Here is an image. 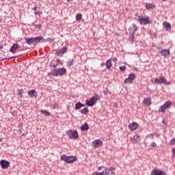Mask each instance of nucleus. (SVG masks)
I'll return each mask as SVG.
<instances>
[{
    "label": "nucleus",
    "instance_id": "nucleus-48",
    "mask_svg": "<svg viewBox=\"0 0 175 175\" xmlns=\"http://www.w3.org/2000/svg\"><path fill=\"white\" fill-rule=\"evenodd\" d=\"M19 133H23V130L20 129L19 130Z\"/></svg>",
    "mask_w": 175,
    "mask_h": 175
},
{
    "label": "nucleus",
    "instance_id": "nucleus-31",
    "mask_svg": "<svg viewBox=\"0 0 175 175\" xmlns=\"http://www.w3.org/2000/svg\"><path fill=\"white\" fill-rule=\"evenodd\" d=\"M89 112L88 108L85 107L81 110V114H87Z\"/></svg>",
    "mask_w": 175,
    "mask_h": 175
},
{
    "label": "nucleus",
    "instance_id": "nucleus-22",
    "mask_svg": "<svg viewBox=\"0 0 175 175\" xmlns=\"http://www.w3.org/2000/svg\"><path fill=\"white\" fill-rule=\"evenodd\" d=\"M57 72L58 75L62 76L66 73V69H65L64 68H59L57 69Z\"/></svg>",
    "mask_w": 175,
    "mask_h": 175
},
{
    "label": "nucleus",
    "instance_id": "nucleus-11",
    "mask_svg": "<svg viewBox=\"0 0 175 175\" xmlns=\"http://www.w3.org/2000/svg\"><path fill=\"white\" fill-rule=\"evenodd\" d=\"M66 51H68V48L66 46H64L60 49H59L55 54L57 55H62V54H65V53H66Z\"/></svg>",
    "mask_w": 175,
    "mask_h": 175
},
{
    "label": "nucleus",
    "instance_id": "nucleus-54",
    "mask_svg": "<svg viewBox=\"0 0 175 175\" xmlns=\"http://www.w3.org/2000/svg\"><path fill=\"white\" fill-rule=\"evenodd\" d=\"M68 1V2H70V1H72V0H67Z\"/></svg>",
    "mask_w": 175,
    "mask_h": 175
},
{
    "label": "nucleus",
    "instance_id": "nucleus-33",
    "mask_svg": "<svg viewBox=\"0 0 175 175\" xmlns=\"http://www.w3.org/2000/svg\"><path fill=\"white\" fill-rule=\"evenodd\" d=\"M119 69L120 72H125V70H126V66H120Z\"/></svg>",
    "mask_w": 175,
    "mask_h": 175
},
{
    "label": "nucleus",
    "instance_id": "nucleus-40",
    "mask_svg": "<svg viewBox=\"0 0 175 175\" xmlns=\"http://www.w3.org/2000/svg\"><path fill=\"white\" fill-rule=\"evenodd\" d=\"M34 14H38V16H40V14H42V12H40V11L35 12Z\"/></svg>",
    "mask_w": 175,
    "mask_h": 175
},
{
    "label": "nucleus",
    "instance_id": "nucleus-32",
    "mask_svg": "<svg viewBox=\"0 0 175 175\" xmlns=\"http://www.w3.org/2000/svg\"><path fill=\"white\" fill-rule=\"evenodd\" d=\"M170 146H175V137L172 138L170 142H169Z\"/></svg>",
    "mask_w": 175,
    "mask_h": 175
},
{
    "label": "nucleus",
    "instance_id": "nucleus-12",
    "mask_svg": "<svg viewBox=\"0 0 175 175\" xmlns=\"http://www.w3.org/2000/svg\"><path fill=\"white\" fill-rule=\"evenodd\" d=\"M96 103V101L95 100V97L90 98V100H86V105L87 106H94Z\"/></svg>",
    "mask_w": 175,
    "mask_h": 175
},
{
    "label": "nucleus",
    "instance_id": "nucleus-18",
    "mask_svg": "<svg viewBox=\"0 0 175 175\" xmlns=\"http://www.w3.org/2000/svg\"><path fill=\"white\" fill-rule=\"evenodd\" d=\"M152 175H166V174L161 170H154L152 172Z\"/></svg>",
    "mask_w": 175,
    "mask_h": 175
},
{
    "label": "nucleus",
    "instance_id": "nucleus-38",
    "mask_svg": "<svg viewBox=\"0 0 175 175\" xmlns=\"http://www.w3.org/2000/svg\"><path fill=\"white\" fill-rule=\"evenodd\" d=\"M35 28L36 29H41L42 28V25H35Z\"/></svg>",
    "mask_w": 175,
    "mask_h": 175
},
{
    "label": "nucleus",
    "instance_id": "nucleus-27",
    "mask_svg": "<svg viewBox=\"0 0 175 175\" xmlns=\"http://www.w3.org/2000/svg\"><path fill=\"white\" fill-rule=\"evenodd\" d=\"M40 111L46 116V117H50V116H51V113L49 112L47 110H40Z\"/></svg>",
    "mask_w": 175,
    "mask_h": 175
},
{
    "label": "nucleus",
    "instance_id": "nucleus-52",
    "mask_svg": "<svg viewBox=\"0 0 175 175\" xmlns=\"http://www.w3.org/2000/svg\"><path fill=\"white\" fill-rule=\"evenodd\" d=\"M3 47L2 46H0V49H3Z\"/></svg>",
    "mask_w": 175,
    "mask_h": 175
},
{
    "label": "nucleus",
    "instance_id": "nucleus-15",
    "mask_svg": "<svg viewBox=\"0 0 175 175\" xmlns=\"http://www.w3.org/2000/svg\"><path fill=\"white\" fill-rule=\"evenodd\" d=\"M159 53L162 54V55H163V57H167L170 54V51H169L168 49H161L159 51Z\"/></svg>",
    "mask_w": 175,
    "mask_h": 175
},
{
    "label": "nucleus",
    "instance_id": "nucleus-42",
    "mask_svg": "<svg viewBox=\"0 0 175 175\" xmlns=\"http://www.w3.org/2000/svg\"><path fill=\"white\" fill-rule=\"evenodd\" d=\"M105 168H106V167H98V170H102V169H104L105 170Z\"/></svg>",
    "mask_w": 175,
    "mask_h": 175
},
{
    "label": "nucleus",
    "instance_id": "nucleus-14",
    "mask_svg": "<svg viewBox=\"0 0 175 175\" xmlns=\"http://www.w3.org/2000/svg\"><path fill=\"white\" fill-rule=\"evenodd\" d=\"M20 46H18V44H14L10 49V51L11 53H12L13 54H14V53H16V51H17V50H18Z\"/></svg>",
    "mask_w": 175,
    "mask_h": 175
},
{
    "label": "nucleus",
    "instance_id": "nucleus-21",
    "mask_svg": "<svg viewBox=\"0 0 175 175\" xmlns=\"http://www.w3.org/2000/svg\"><path fill=\"white\" fill-rule=\"evenodd\" d=\"M48 76H55L57 77L58 76V69H55L52 72L48 73Z\"/></svg>",
    "mask_w": 175,
    "mask_h": 175
},
{
    "label": "nucleus",
    "instance_id": "nucleus-56",
    "mask_svg": "<svg viewBox=\"0 0 175 175\" xmlns=\"http://www.w3.org/2000/svg\"><path fill=\"white\" fill-rule=\"evenodd\" d=\"M115 61H117V58H115Z\"/></svg>",
    "mask_w": 175,
    "mask_h": 175
},
{
    "label": "nucleus",
    "instance_id": "nucleus-4",
    "mask_svg": "<svg viewBox=\"0 0 175 175\" xmlns=\"http://www.w3.org/2000/svg\"><path fill=\"white\" fill-rule=\"evenodd\" d=\"M154 83L155 84H165L166 85H170V82H167L166 78L162 75L159 78H155Z\"/></svg>",
    "mask_w": 175,
    "mask_h": 175
},
{
    "label": "nucleus",
    "instance_id": "nucleus-55",
    "mask_svg": "<svg viewBox=\"0 0 175 175\" xmlns=\"http://www.w3.org/2000/svg\"><path fill=\"white\" fill-rule=\"evenodd\" d=\"M156 137H158V134H156Z\"/></svg>",
    "mask_w": 175,
    "mask_h": 175
},
{
    "label": "nucleus",
    "instance_id": "nucleus-44",
    "mask_svg": "<svg viewBox=\"0 0 175 175\" xmlns=\"http://www.w3.org/2000/svg\"><path fill=\"white\" fill-rule=\"evenodd\" d=\"M56 62L59 64V62H61V59H57Z\"/></svg>",
    "mask_w": 175,
    "mask_h": 175
},
{
    "label": "nucleus",
    "instance_id": "nucleus-19",
    "mask_svg": "<svg viewBox=\"0 0 175 175\" xmlns=\"http://www.w3.org/2000/svg\"><path fill=\"white\" fill-rule=\"evenodd\" d=\"M163 26L164 27L165 31H170V29H172V25L168 22H164L163 23Z\"/></svg>",
    "mask_w": 175,
    "mask_h": 175
},
{
    "label": "nucleus",
    "instance_id": "nucleus-34",
    "mask_svg": "<svg viewBox=\"0 0 175 175\" xmlns=\"http://www.w3.org/2000/svg\"><path fill=\"white\" fill-rule=\"evenodd\" d=\"M82 15L81 14H77L76 15V20L77 21H79V20H81Z\"/></svg>",
    "mask_w": 175,
    "mask_h": 175
},
{
    "label": "nucleus",
    "instance_id": "nucleus-43",
    "mask_svg": "<svg viewBox=\"0 0 175 175\" xmlns=\"http://www.w3.org/2000/svg\"><path fill=\"white\" fill-rule=\"evenodd\" d=\"M13 58H17V56H13L12 57H10L8 59H13Z\"/></svg>",
    "mask_w": 175,
    "mask_h": 175
},
{
    "label": "nucleus",
    "instance_id": "nucleus-30",
    "mask_svg": "<svg viewBox=\"0 0 175 175\" xmlns=\"http://www.w3.org/2000/svg\"><path fill=\"white\" fill-rule=\"evenodd\" d=\"M130 40L131 43L135 42V33H131V35H130Z\"/></svg>",
    "mask_w": 175,
    "mask_h": 175
},
{
    "label": "nucleus",
    "instance_id": "nucleus-35",
    "mask_svg": "<svg viewBox=\"0 0 175 175\" xmlns=\"http://www.w3.org/2000/svg\"><path fill=\"white\" fill-rule=\"evenodd\" d=\"M92 175H105V172L104 171H103L102 172H94L92 174Z\"/></svg>",
    "mask_w": 175,
    "mask_h": 175
},
{
    "label": "nucleus",
    "instance_id": "nucleus-1",
    "mask_svg": "<svg viewBox=\"0 0 175 175\" xmlns=\"http://www.w3.org/2000/svg\"><path fill=\"white\" fill-rule=\"evenodd\" d=\"M25 42L27 44H29V45L32 44L33 46H36V44H38L39 42H42V43H43V42H44V40H43V37L38 36V37L31 38H26Z\"/></svg>",
    "mask_w": 175,
    "mask_h": 175
},
{
    "label": "nucleus",
    "instance_id": "nucleus-8",
    "mask_svg": "<svg viewBox=\"0 0 175 175\" xmlns=\"http://www.w3.org/2000/svg\"><path fill=\"white\" fill-rule=\"evenodd\" d=\"M136 79V76H135V74H130L129 75V77L125 79L124 80V84H132L133 83V80Z\"/></svg>",
    "mask_w": 175,
    "mask_h": 175
},
{
    "label": "nucleus",
    "instance_id": "nucleus-49",
    "mask_svg": "<svg viewBox=\"0 0 175 175\" xmlns=\"http://www.w3.org/2000/svg\"><path fill=\"white\" fill-rule=\"evenodd\" d=\"M53 68H57V64H53Z\"/></svg>",
    "mask_w": 175,
    "mask_h": 175
},
{
    "label": "nucleus",
    "instance_id": "nucleus-58",
    "mask_svg": "<svg viewBox=\"0 0 175 175\" xmlns=\"http://www.w3.org/2000/svg\"><path fill=\"white\" fill-rule=\"evenodd\" d=\"M109 95H110V94H111V93H110V92H109Z\"/></svg>",
    "mask_w": 175,
    "mask_h": 175
},
{
    "label": "nucleus",
    "instance_id": "nucleus-17",
    "mask_svg": "<svg viewBox=\"0 0 175 175\" xmlns=\"http://www.w3.org/2000/svg\"><path fill=\"white\" fill-rule=\"evenodd\" d=\"M28 95H29L30 98H33V96L36 98V96H38V92H36V90H29L28 92Z\"/></svg>",
    "mask_w": 175,
    "mask_h": 175
},
{
    "label": "nucleus",
    "instance_id": "nucleus-20",
    "mask_svg": "<svg viewBox=\"0 0 175 175\" xmlns=\"http://www.w3.org/2000/svg\"><path fill=\"white\" fill-rule=\"evenodd\" d=\"M131 140L133 143H139V142H140V136L136 135L134 137H131Z\"/></svg>",
    "mask_w": 175,
    "mask_h": 175
},
{
    "label": "nucleus",
    "instance_id": "nucleus-36",
    "mask_svg": "<svg viewBox=\"0 0 175 175\" xmlns=\"http://www.w3.org/2000/svg\"><path fill=\"white\" fill-rule=\"evenodd\" d=\"M95 101L96 102L97 100H99V99H100V96H99V95L96 94L95 96H94Z\"/></svg>",
    "mask_w": 175,
    "mask_h": 175
},
{
    "label": "nucleus",
    "instance_id": "nucleus-37",
    "mask_svg": "<svg viewBox=\"0 0 175 175\" xmlns=\"http://www.w3.org/2000/svg\"><path fill=\"white\" fill-rule=\"evenodd\" d=\"M146 137H148V139H154V133L148 135Z\"/></svg>",
    "mask_w": 175,
    "mask_h": 175
},
{
    "label": "nucleus",
    "instance_id": "nucleus-41",
    "mask_svg": "<svg viewBox=\"0 0 175 175\" xmlns=\"http://www.w3.org/2000/svg\"><path fill=\"white\" fill-rule=\"evenodd\" d=\"M150 146H151V147H156L157 146V144L155 142H152Z\"/></svg>",
    "mask_w": 175,
    "mask_h": 175
},
{
    "label": "nucleus",
    "instance_id": "nucleus-10",
    "mask_svg": "<svg viewBox=\"0 0 175 175\" xmlns=\"http://www.w3.org/2000/svg\"><path fill=\"white\" fill-rule=\"evenodd\" d=\"M102 144H103V142L100 139L94 140L92 143V146L94 147V148H99V147H100Z\"/></svg>",
    "mask_w": 175,
    "mask_h": 175
},
{
    "label": "nucleus",
    "instance_id": "nucleus-25",
    "mask_svg": "<svg viewBox=\"0 0 175 175\" xmlns=\"http://www.w3.org/2000/svg\"><path fill=\"white\" fill-rule=\"evenodd\" d=\"M105 65L107 66V69H109L113 66V64L111 63V59H109L107 60Z\"/></svg>",
    "mask_w": 175,
    "mask_h": 175
},
{
    "label": "nucleus",
    "instance_id": "nucleus-50",
    "mask_svg": "<svg viewBox=\"0 0 175 175\" xmlns=\"http://www.w3.org/2000/svg\"><path fill=\"white\" fill-rule=\"evenodd\" d=\"M33 10H36V7H34V8H33Z\"/></svg>",
    "mask_w": 175,
    "mask_h": 175
},
{
    "label": "nucleus",
    "instance_id": "nucleus-47",
    "mask_svg": "<svg viewBox=\"0 0 175 175\" xmlns=\"http://www.w3.org/2000/svg\"><path fill=\"white\" fill-rule=\"evenodd\" d=\"M163 124H164V125H166V122H165V120H163Z\"/></svg>",
    "mask_w": 175,
    "mask_h": 175
},
{
    "label": "nucleus",
    "instance_id": "nucleus-13",
    "mask_svg": "<svg viewBox=\"0 0 175 175\" xmlns=\"http://www.w3.org/2000/svg\"><path fill=\"white\" fill-rule=\"evenodd\" d=\"M129 129H131V131H136V129L137 128H139V124L136 122H133L131 123L129 125Z\"/></svg>",
    "mask_w": 175,
    "mask_h": 175
},
{
    "label": "nucleus",
    "instance_id": "nucleus-9",
    "mask_svg": "<svg viewBox=\"0 0 175 175\" xmlns=\"http://www.w3.org/2000/svg\"><path fill=\"white\" fill-rule=\"evenodd\" d=\"M0 165L2 169H8L10 166V163L6 160H1Z\"/></svg>",
    "mask_w": 175,
    "mask_h": 175
},
{
    "label": "nucleus",
    "instance_id": "nucleus-7",
    "mask_svg": "<svg viewBox=\"0 0 175 175\" xmlns=\"http://www.w3.org/2000/svg\"><path fill=\"white\" fill-rule=\"evenodd\" d=\"M171 106H172V102L167 101L163 105L161 106L159 111H160L161 113H165V111H166V109H169V107Z\"/></svg>",
    "mask_w": 175,
    "mask_h": 175
},
{
    "label": "nucleus",
    "instance_id": "nucleus-23",
    "mask_svg": "<svg viewBox=\"0 0 175 175\" xmlns=\"http://www.w3.org/2000/svg\"><path fill=\"white\" fill-rule=\"evenodd\" d=\"M84 106H85V105L82 104L81 103H77V104H75V110H79V109H81V107H84Z\"/></svg>",
    "mask_w": 175,
    "mask_h": 175
},
{
    "label": "nucleus",
    "instance_id": "nucleus-53",
    "mask_svg": "<svg viewBox=\"0 0 175 175\" xmlns=\"http://www.w3.org/2000/svg\"><path fill=\"white\" fill-rule=\"evenodd\" d=\"M2 142V138H0V142Z\"/></svg>",
    "mask_w": 175,
    "mask_h": 175
},
{
    "label": "nucleus",
    "instance_id": "nucleus-28",
    "mask_svg": "<svg viewBox=\"0 0 175 175\" xmlns=\"http://www.w3.org/2000/svg\"><path fill=\"white\" fill-rule=\"evenodd\" d=\"M145 8L148 9V10H150V9H152V8H155V5L152 3H146L145 5Z\"/></svg>",
    "mask_w": 175,
    "mask_h": 175
},
{
    "label": "nucleus",
    "instance_id": "nucleus-6",
    "mask_svg": "<svg viewBox=\"0 0 175 175\" xmlns=\"http://www.w3.org/2000/svg\"><path fill=\"white\" fill-rule=\"evenodd\" d=\"M103 171L104 175H116V168L113 167H106Z\"/></svg>",
    "mask_w": 175,
    "mask_h": 175
},
{
    "label": "nucleus",
    "instance_id": "nucleus-5",
    "mask_svg": "<svg viewBox=\"0 0 175 175\" xmlns=\"http://www.w3.org/2000/svg\"><path fill=\"white\" fill-rule=\"evenodd\" d=\"M66 135L70 139H79V133H77V131L69 130L66 131Z\"/></svg>",
    "mask_w": 175,
    "mask_h": 175
},
{
    "label": "nucleus",
    "instance_id": "nucleus-16",
    "mask_svg": "<svg viewBox=\"0 0 175 175\" xmlns=\"http://www.w3.org/2000/svg\"><path fill=\"white\" fill-rule=\"evenodd\" d=\"M129 31H130V33H135V32L137 31V26L135 24H133L130 27Z\"/></svg>",
    "mask_w": 175,
    "mask_h": 175
},
{
    "label": "nucleus",
    "instance_id": "nucleus-51",
    "mask_svg": "<svg viewBox=\"0 0 175 175\" xmlns=\"http://www.w3.org/2000/svg\"><path fill=\"white\" fill-rule=\"evenodd\" d=\"M51 40V38H47V40Z\"/></svg>",
    "mask_w": 175,
    "mask_h": 175
},
{
    "label": "nucleus",
    "instance_id": "nucleus-26",
    "mask_svg": "<svg viewBox=\"0 0 175 175\" xmlns=\"http://www.w3.org/2000/svg\"><path fill=\"white\" fill-rule=\"evenodd\" d=\"M73 64H75V59H70L66 62V66L68 68H70V66H73Z\"/></svg>",
    "mask_w": 175,
    "mask_h": 175
},
{
    "label": "nucleus",
    "instance_id": "nucleus-2",
    "mask_svg": "<svg viewBox=\"0 0 175 175\" xmlns=\"http://www.w3.org/2000/svg\"><path fill=\"white\" fill-rule=\"evenodd\" d=\"M137 22L140 24V25H147V24H151L150 17L148 16H138Z\"/></svg>",
    "mask_w": 175,
    "mask_h": 175
},
{
    "label": "nucleus",
    "instance_id": "nucleus-24",
    "mask_svg": "<svg viewBox=\"0 0 175 175\" xmlns=\"http://www.w3.org/2000/svg\"><path fill=\"white\" fill-rule=\"evenodd\" d=\"M90 129V126H88V124L85 123L81 126V131H88Z\"/></svg>",
    "mask_w": 175,
    "mask_h": 175
},
{
    "label": "nucleus",
    "instance_id": "nucleus-3",
    "mask_svg": "<svg viewBox=\"0 0 175 175\" xmlns=\"http://www.w3.org/2000/svg\"><path fill=\"white\" fill-rule=\"evenodd\" d=\"M62 161H64L66 162V163H73V162H76V157L73 156H66L65 154H63L60 157Z\"/></svg>",
    "mask_w": 175,
    "mask_h": 175
},
{
    "label": "nucleus",
    "instance_id": "nucleus-57",
    "mask_svg": "<svg viewBox=\"0 0 175 175\" xmlns=\"http://www.w3.org/2000/svg\"><path fill=\"white\" fill-rule=\"evenodd\" d=\"M135 16H137V14H135Z\"/></svg>",
    "mask_w": 175,
    "mask_h": 175
},
{
    "label": "nucleus",
    "instance_id": "nucleus-39",
    "mask_svg": "<svg viewBox=\"0 0 175 175\" xmlns=\"http://www.w3.org/2000/svg\"><path fill=\"white\" fill-rule=\"evenodd\" d=\"M103 94L104 95H107L109 94V89H107L106 90H103Z\"/></svg>",
    "mask_w": 175,
    "mask_h": 175
},
{
    "label": "nucleus",
    "instance_id": "nucleus-46",
    "mask_svg": "<svg viewBox=\"0 0 175 175\" xmlns=\"http://www.w3.org/2000/svg\"><path fill=\"white\" fill-rule=\"evenodd\" d=\"M105 65H106V63H102L100 66H105Z\"/></svg>",
    "mask_w": 175,
    "mask_h": 175
},
{
    "label": "nucleus",
    "instance_id": "nucleus-29",
    "mask_svg": "<svg viewBox=\"0 0 175 175\" xmlns=\"http://www.w3.org/2000/svg\"><path fill=\"white\" fill-rule=\"evenodd\" d=\"M143 103H144V105H147L148 106H150V105H151V99L144 98Z\"/></svg>",
    "mask_w": 175,
    "mask_h": 175
},
{
    "label": "nucleus",
    "instance_id": "nucleus-45",
    "mask_svg": "<svg viewBox=\"0 0 175 175\" xmlns=\"http://www.w3.org/2000/svg\"><path fill=\"white\" fill-rule=\"evenodd\" d=\"M21 91H22V90H21V91L18 92V95H21V94H23V92H21Z\"/></svg>",
    "mask_w": 175,
    "mask_h": 175
}]
</instances>
